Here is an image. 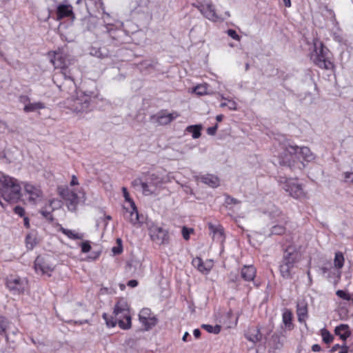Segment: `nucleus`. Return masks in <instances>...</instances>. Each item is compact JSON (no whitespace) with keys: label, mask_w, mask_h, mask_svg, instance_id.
<instances>
[{"label":"nucleus","mask_w":353,"mask_h":353,"mask_svg":"<svg viewBox=\"0 0 353 353\" xmlns=\"http://www.w3.org/2000/svg\"><path fill=\"white\" fill-rule=\"evenodd\" d=\"M99 92L96 88L92 90L76 91V95L67 98L64 104L73 112H88L90 110L91 99L97 98Z\"/></svg>","instance_id":"f257e3e1"},{"label":"nucleus","mask_w":353,"mask_h":353,"mask_svg":"<svg viewBox=\"0 0 353 353\" xmlns=\"http://www.w3.org/2000/svg\"><path fill=\"white\" fill-rule=\"evenodd\" d=\"M21 185L19 181L0 172V192L4 200L16 203L21 197Z\"/></svg>","instance_id":"f03ea898"},{"label":"nucleus","mask_w":353,"mask_h":353,"mask_svg":"<svg viewBox=\"0 0 353 353\" xmlns=\"http://www.w3.org/2000/svg\"><path fill=\"white\" fill-rule=\"evenodd\" d=\"M330 50L319 39L314 40V50L311 52L310 59L318 66H329L332 65Z\"/></svg>","instance_id":"7ed1b4c3"},{"label":"nucleus","mask_w":353,"mask_h":353,"mask_svg":"<svg viewBox=\"0 0 353 353\" xmlns=\"http://www.w3.org/2000/svg\"><path fill=\"white\" fill-rule=\"evenodd\" d=\"M151 240L158 245H167L170 243V235L167 230L159 226L151 221L146 222Z\"/></svg>","instance_id":"20e7f679"},{"label":"nucleus","mask_w":353,"mask_h":353,"mask_svg":"<svg viewBox=\"0 0 353 353\" xmlns=\"http://www.w3.org/2000/svg\"><path fill=\"white\" fill-rule=\"evenodd\" d=\"M299 147L290 143L284 145L283 151L279 157L280 165L292 170L296 163V157Z\"/></svg>","instance_id":"39448f33"},{"label":"nucleus","mask_w":353,"mask_h":353,"mask_svg":"<svg viewBox=\"0 0 353 353\" xmlns=\"http://www.w3.org/2000/svg\"><path fill=\"white\" fill-rule=\"evenodd\" d=\"M34 270L36 272L41 274L51 276V272L54 270V265L50 261V257L38 256L34 261Z\"/></svg>","instance_id":"423d86ee"},{"label":"nucleus","mask_w":353,"mask_h":353,"mask_svg":"<svg viewBox=\"0 0 353 353\" xmlns=\"http://www.w3.org/2000/svg\"><path fill=\"white\" fill-rule=\"evenodd\" d=\"M201 13L208 19L213 22L223 21L216 12L214 6L210 1L198 3L195 6Z\"/></svg>","instance_id":"0eeeda50"},{"label":"nucleus","mask_w":353,"mask_h":353,"mask_svg":"<svg viewBox=\"0 0 353 353\" xmlns=\"http://www.w3.org/2000/svg\"><path fill=\"white\" fill-rule=\"evenodd\" d=\"M282 188L285 191L288 192L291 196L295 199H301L305 196L301 185L290 179H285Z\"/></svg>","instance_id":"6e6552de"},{"label":"nucleus","mask_w":353,"mask_h":353,"mask_svg":"<svg viewBox=\"0 0 353 353\" xmlns=\"http://www.w3.org/2000/svg\"><path fill=\"white\" fill-rule=\"evenodd\" d=\"M48 57L54 66L65 67L73 64L69 59V56L63 50H59L58 51L49 52Z\"/></svg>","instance_id":"1a4fd4ad"},{"label":"nucleus","mask_w":353,"mask_h":353,"mask_svg":"<svg viewBox=\"0 0 353 353\" xmlns=\"http://www.w3.org/2000/svg\"><path fill=\"white\" fill-rule=\"evenodd\" d=\"M59 193L66 202L68 209L71 212H75L79 204V196L77 194L68 188L61 189Z\"/></svg>","instance_id":"9d476101"},{"label":"nucleus","mask_w":353,"mask_h":353,"mask_svg":"<svg viewBox=\"0 0 353 353\" xmlns=\"http://www.w3.org/2000/svg\"><path fill=\"white\" fill-rule=\"evenodd\" d=\"M103 32L106 34L107 39L114 46H118L121 43V37L123 32L117 29L114 25L108 23L103 26Z\"/></svg>","instance_id":"9b49d317"},{"label":"nucleus","mask_w":353,"mask_h":353,"mask_svg":"<svg viewBox=\"0 0 353 353\" xmlns=\"http://www.w3.org/2000/svg\"><path fill=\"white\" fill-rule=\"evenodd\" d=\"M179 115L176 112L172 113H167L166 110H161L156 114L150 117V120L153 122H156L159 125H168L174 119L178 117Z\"/></svg>","instance_id":"f8f14e48"},{"label":"nucleus","mask_w":353,"mask_h":353,"mask_svg":"<svg viewBox=\"0 0 353 353\" xmlns=\"http://www.w3.org/2000/svg\"><path fill=\"white\" fill-rule=\"evenodd\" d=\"M301 253L295 245H290L284 250L283 258L281 262H290L298 263L301 260Z\"/></svg>","instance_id":"ddd939ff"},{"label":"nucleus","mask_w":353,"mask_h":353,"mask_svg":"<svg viewBox=\"0 0 353 353\" xmlns=\"http://www.w3.org/2000/svg\"><path fill=\"white\" fill-rule=\"evenodd\" d=\"M26 193L28 195V199L30 202L35 204L42 197L43 193L39 187L32 184L26 183L24 185Z\"/></svg>","instance_id":"4468645a"},{"label":"nucleus","mask_w":353,"mask_h":353,"mask_svg":"<svg viewBox=\"0 0 353 353\" xmlns=\"http://www.w3.org/2000/svg\"><path fill=\"white\" fill-rule=\"evenodd\" d=\"M296 263L290 262H281L279 271L281 276L285 279H291L293 277V269Z\"/></svg>","instance_id":"2eb2a0df"},{"label":"nucleus","mask_w":353,"mask_h":353,"mask_svg":"<svg viewBox=\"0 0 353 353\" xmlns=\"http://www.w3.org/2000/svg\"><path fill=\"white\" fill-rule=\"evenodd\" d=\"M57 17L58 19L70 17L72 20H74V14L72 6L70 5H59L57 10Z\"/></svg>","instance_id":"dca6fc26"},{"label":"nucleus","mask_w":353,"mask_h":353,"mask_svg":"<svg viewBox=\"0 0 353 353\" xmlns=\"http://www.w3.org/2000/svg\"><path fill=\"white\" fill-rule=\"evenodd\" d=\"M60 71L54 74L56 79L63 78L65 80H70L74 85L75 75L70 68H58Z\"/></svg>","instance_id":"f3484780"},{"label":"nucleus","mask_w":353,"mask_h":353,"mask_svg":"<svg viewBox=\"0 0 353 353\" xmlns=\"http://www.w3.org/2000/svg\"><path fill=\"white\" fill-rule=\"evenodd\" d=\"M114 318L118 321L119 326L123 330H128L131 327V316L130 311H128L126 315L124 313H121L119 315H114Z\"/></svg>","instance_id":"a211bd4d"},{"label":"nucleus","mask_w":353,"mask_h":353,"mask_svg":"<svg viewBox=\"0 0 353 353\" xmlns=\"http://www.w3.org/2000/svg\"><path fill=\"white\" fill-rule=\"evenodd\" d=\"M6 284L10 290L16 292L18 294L22 293L24 290V283L20 279H9Z\"/></svg>","instance_id":"6ab92c4d"},{"label":"nucleus","mask_w":353,"mask_h":353,"mask_svg":"<svg viewBox=\"0 0 353 353\" xmlns=\"http://www.w3.org/2000/svg\"><path fill=\"white\" fill-rule=\"evenodd\" d=\"M296 159H302L303 161H305L307 162H311L312 161H313L314 159V155L311 152V150H310L309 148H307V147L299 148V147Z\"/></svg>","instance_id":"aec40b11"},{"label":"nucleus","mask_w":353,"mask_h":353,"mask_svg":"<svg viewBox=\"0 0 353 353\" xmlns=\"http://www.w3.org/2000/svg\"><path fill=\"white\" fill-rule=\"evenodd\" d=\"M245 337L250 341L257 343L262 339V334L257 327H251L245 334Z\"/></svg>","instance_id":"412c9836"},{"label":"nucleus","mask_w":353,"mask_h":353,"mask_svg":"<svg viewBox=\"0 0 353 353\" xmlns=\"http://www.w3.org/2000/svg\"><path fill=\"white\" fill-rule=\"evenodd\" d=\"M128 311L130 310L127 301L124 299H120L114 305L113 314L119 315L121 313H124V314L126 315Z\"/></svg>","instance_id":"4be33fe9"},{"label":"nucleus","mask_w":353,"mask_h":353,"mask_svg":"<svg viewBox=\"0 0 353 353\" xmlns=\"http://www.w3.org/2000/svg\"><path fill=\"white\" fill-rule=\"evenodd\" d=\"M241 274L245 281H252L256 275V269L253 265H245L241 270Z\"/></svg>","instance_id":"5701e85b"},{"label":"nucleus","mask_w":353,"mask_h":353,"mask_svg":"<svg viewBox=\"0 0 353 353\" xmlns=\"http://www.w3.org/2000/svg\"><path fill=\"white\" fill-rule=\"evenodd\" d=\"M202 183L209 185L211 188H216L219 185V180L217 176L213 174H205L200 176Z\"/></svg>","instance_id":"b1692460"},{"label":"nucleus","mask_w":353,"mask_h":353,"mask_svg":"<svg viewBox=\"0 0 353 353\" xmlns=\"http://www.w3.org/2000/svg\"><path fill=\"white\" fill-rule=\"evenodd\" d=\"M334 332L343 341H345L351 334L349 330V326L345 324H341L336 327Z\"/></svg>","instance_id":"393cba45"},{"label":"nucleus","mask_w":353,"mask_h":353,"mask_svg":"<svg viewBox=\"0 0 353 353\" xmlns=\"http://www.w3.org/2000/svg\"><path fill=\"white\" fill-rule=\"evenodd\" d=\"M148 0H134L132 1V12L134 13L143 12L148 7Z\"/></svg>","instance_id":"a878e982"},{"label":"nucleus","mask_w":353,"mask_h":353,"mask_svg":"<svg viewBox=\"0 0 353 353\" xmlns=\"http://www.w3.org/2000/svg\"><path fill=\"white\" fill-rule=\"evenodd\" d=\"M288 222L286 217L283 216L279 221L280 224L275 225L272 227L271 234L272 235H281L285 232V228L283 224Z\"/></svg>","instance_id":"bb28decb"},{"label":"nucleus","mask_w":353,"mask_h":353,"mask_svg":"<svg viewBox=\"0 0 353 353\" xmlns=\"http://www.w3.org/2000/svg\"><path fill=\"white\" fill-rule=\"evenodd\" d=\"M45 108V105L42 102H34V103H28L25 105L23 108V111L26 113L35 112L37 110H41Z\"/></svg>","instance_id":"cd10ccee"},{"label":"nucleus","mask_w":353,"mask_h":353,"mask_svg":"<svg viewBox=\"0 0 353 353\" xmlns=\"http://www.w3.org/2000/svg\"><path fill=\"white\" fill-rule=\"evenodd\" d=\"M130 205L132 207V210L130 212V222L133 225H135L137 223H141L142 221L140 220V216L134 201H132V205Z\"/></svg>","instance_id":"c85d7f7f"},{"label":"nucleus","mask_w":353,"mask_h":353,"mask_svg":"<svg viewBox=\"0 0 353 353\" xmlns=\"http://www.w3.org/2000/svg\"><path fill=\"white\" fill-rule=\"evenodd\" d=\"M296 314L298 316V320L299 322H303L307 315V305L305 304H298L296 309Z\"/></svg>","instance_id":"c756f323"},{"label":"nucleus","mask_w":353,"mask_h":353,"mask_svg":"<svg viewBox=\"0 0 353 353\" xmlns=\"http://www.w3.org/2000/svg\"><path fill=\"white\" fill-rule=\"evenodd\" d=\"M202 129L201 125H189L186 128V131L188 132L192 133V136L193 139H198L201 137V130Z\"/></svg>","instance_id":"7c9ffc66"},{"label":"nucleus","mask_w":353,"mask_h":353,"mask_svg":"<svg viewBox=\"0 0 353 353\" xmlns=\"http://www.w3.org/2000/svg\"><path fill=\"white\" fill-rule=\"evenodd\" d=\"M140 322L144 326L145 330H149L157 324L158 319L155 316L153 315L147 319L146 321H140Z\"/></svg>","instance_id":"2f4dec72"},{"label":"nucleus","mask_w":353,"mask_h":353,"mask_svg":"<svg viewBox=\"0 0 353 353\" xmlns=\"http://www.w3.org/2000/svg\"><path fill=\"white\" fill-rule=\"evenodd\" d=\"M9 327V321L4 316H0V334L4 335L6 341H8V336L6 330Z\"/></svg>","instance_id":"473e14b6"},{"label":"nucleus","mask_w":353,"mask_h":353,"mask_svg":"<svg viewBox=\"0 0 353 353\" xmlns=\"http://www.w3.org/2000/svg\"><path fill=\"white\" fill-rule=\"evenodd\" d=\"M292 314L289 310H285L283 313V322L286 327L289 330H291L293 327V325L292 323Z\"/></svg>","instance_id":"72a5a7b5"},{"label":"nucleus","mask_w":353,"mask_h":353,"mask_svg":"<svg viewBox=\"0 0 353 353\" xmlns=\"http://www.w3.org/2000/svg\"><path fill=\"white\" fill-rule=\"evenodd\" d=\"M192 265L201 272H208L210 271V268H207L205 267L203 260L200 257L194 258L192 260Z\"/></svg>","instance_id":"f704fd0d"},{"label":"nucleus","mask_w":353,"mask_h":353,"mask_svg":"<svg viewBox=\"0 0 353 353\" xmlns=\"http://www.w3.org/2000/svg\"><path fill=\"white\" fill-rule=\"evenodd\" d=\"M61 231L71 239H82L83 237V234L76 233L74 232V231H72L71 230L61 228Z\"/></svg>","instance_id":"c9c22d12"},{"label":"nucleus","mask_w":353,"mask_h":353,"mask_svg":"<svg viewBox=\"0 0 353 353\" xmlns=\"http://www.w3.org/2000/svg\"><path fill=\"white\" fill-rule=\"evenodd\" d=\"M90 54L98 58H103L106 56L105 49L92 47L90 49Z\"/></svg>","instance_id":"e433bc0d"},{"label":"nucleus","mask_w":353,"mask_h":353,"mask_svg":"<svg viewBox=\"0 0 353 353\" xmlns=\"http://www.w3.org/2000/svg\"><path fill=\"white\" fill-rule=\"evenodd\" d=\"M103 318L105 321V323L108 327H114L117 323H118L117 320L114 318V316H109L106 313L103 314Z\"/></svg>","instance_id":"4c0bfd02"},{"label":"nucleus","mask_w":353,"mask_h":353,"mask_svg":"<svg viewBox=\"0 0 353 353\" xmlns=\"http://www.w3.org/2000/svg\"><path fill=\"white\" fill-rule=\"evenodd\" d=\"M201 327L205 329L209 333L219 334L221 332V326L219 325L212 326L208 324H203Z\"/></svg>","instance_id":"58836bf2"},{"label":"nucleus","mask_w":353,"mask_h":353,"mask_svg":"<svg viewBox=\"0 0 353 353\" xmlns=\"http://www.w3.org/2000/svg\"><path fill=\"white\" fill-rule=\"evenodd\" d=\"M148 180L152 186L157 187L161 183V179L155 174H150Z\"/></svg>","instance_id":"ea45409f"},{"label":"nucleus","mask_w":353,"mask_h":353,"mask_svg":"<svg viewBox=\"0 0 353 353\" xmlns=\"http://www.w3.org/2000/svg\"><path fill=\"white\" fill-rule=\"evenodd\" d=\"M153 316L151 310L149 308H143L139 314V321H146L147 319Z\"/></svg>","instance_id":"a19ab883"},{"label":"nucleus","mask_w":353,"mask_h":353,"mask_svg":"<svg viewBox=\"0 0 353 353\" xmlns=\"http://www.w3.org/2000/svg\"><path fill=\"white\" fill-rule=\"evenodd\" d=\"M321 336H322L323 342L327 344H329L331 342H332V341L334 339V336L326 329H323L321 330Z\"/></svg>","instance_id":"79ce46f5"},{"label":"nucleus","mask_w":353,"mask_h":353,"mask_svg":"<svg viewBox=\"0 0 353 353\" xmlns=\"http://www.w3.org/2000/svg\"><path fill=\"white\" fill-rule=\"evenodd\" d=\"M336 294L342 299L346 301H352L353 303V294H351L342 290H337Z\"/></svg>","instance_id":"37998d69"},{"label":"nucleus","mask_w":353,"mask_h":353,"mask_svg":"<svg viewBox=\"0 0 353 353\" xmlns=\"http://www.w3.org/2000/svg\"><path fill=\"white\" fill-rule=\"evenodd\" d=\"M344 257L341 252H336L334 257V265L337 268H341L343 266Z\"/></svg>","instance_id":"c03bdc74"},{"label":"nucleus","mask_w":353,"mask_h":353,"mask_svg":"<svg viewBox=\"0 0 353 353\" xmlns=\"http://www.w3.org/2000/svg\"><path fill=\"white\" fill-rule=\"evenodd\" d=\"M26 247L28 250H32L36 245V239L30 234H28L26 237Z\"/></svg>","instance_id":"a18cd8bd"},{"label":"nucleus","mask_w":353,"mask_h":353,"mask_svg":"<svg viewBox=\"0 0 353 353\" xmlns=\"http://www.w3.org/2000/svg\"><path fill=\"white\" fill-rule=\"evenodd\" d=\"M151 185H150V183L147 181V182H144L143 181V183H141V188H142V190H143V193L145 194V195H151L154 193V190L151 189L150 187Z\"/></svg>","instance_id":"49530a36"},{"label":"nucleus","mask_w":353,"mask_h":353,"mask_svg":"<svg viewBox=\"0 0 353 353\" xmlns=\"http://www.w3.org/2000/svg\"><path fill=\"white\" fill-rule=\"evenodd\" d=\"M193 91L196 95L202 96L207 93V88L203 85H199L194 88Z\"/></svg>","instance_id":"de8ad7c7"},{"label":"nucleus","mask_w":353,"mask_h":353,"mask_svg":"<svg viewBox=\"0 0 353 353\" xmlns=\"http://www.w3.org/2000/svg\"><path fill=\"white\" fill-rule=\"evenodd\" d=\"M227 34L228 36H230L236 41H240L241 39V37L237 34V32L234 30L228 29L227 30Z\"/></svg>","instance_id":"09e8293b"},{"label":"nucleus","mask_w":353,"mask_h":353,"mask_svg":"<svg viewBox=\"0 0 353 353\" xmlns=\"http://www.w3.org/2000/svg\"><path fill=\"white\" fill-rule=\"evenodd\" d=\"M225 203L227 205H232V204H239V203H240V201L239 200L236 199L235 198H233L229 195H226Z\"/></svg>","instance_id":"8fccbe9b"},{"label":"nucleus","mask_w":353,"mask_h":353,"mask_svg":"<svg viewBox=\"0 0 353 353\" xmlns=\"http://www.w3.org/2000/svg\"><path fill=\"white\" fill-rule=\"evenodd\" d=\"M221 99H224V100H227L228 101V107L230 110H236V103L234 101H232V100H230L225 97H224L223 96H221Z\"/></svg>","instance_id":"3c124183"},{"label":"nucleus","mask_w":353,"mask_h":353,"mask_svg":"<svg viewBox=\"0 0 353 353\" xmlns=\"http://www.w3.org/2000/svg\"><path fill=\"white\" fill-rule=\"evenodd\" d=\"M193 232V229H188L186 227L182 228V235L184 239L188 240L190 239V234Z\"/></svg>","instance_id":"603ef678"},{"label":"nucleus","mask_w":353,"mask_h":353,"mask_svg":"<svg viewBox=\"0 0 353 353\" xmlns=\"http://www.w3.org/2000/svg\"><path fill=\"white\" fill-rule=\"evenodd\" d=\"M41 214L45 217L46 219L49 220L50 222L53 221V217L50 212L47 211L46 210H41Z\"/></svg>","instance_id":"864d4df0"},{"label":"nucleus","mask_w":353,"mask_h":353,"mask_svg":"<svg viewBox=\"0 0 353 353\" xmlns=\"http://www.w3.org/2000/svg\"><path fill=\"white\" fill-rule=\"evenodd\" d=\"M91 250V246L88 241H85L81 243V251L83 253H87Z\"/></svg>","instance_id":"5fc2aeb1"},{"label":"nucleus","mask_w":353,"mask_h":353,"mask_svg":"<svg viewBox=\"0 0 353 353\" xmlns=\"http://www.w3.org/2000/svg\"><path fill=\"white\" fill-rule=\"evenodd\" d=\"M14 212L19 215L20 216H24L25 214V210L24 209L21 207V206H16L14 208Z\"/></svg>","instance_id":"6e6d98bb"},{"label":"nucleus","mask_w":353,"mask_h":353,"mask_svg":"<svg viewBox=\"0 0 353 353\" xmlns=\"http://www.w3.org/2000/svg\"><path fill=\"white\" fill-rule=\"evenodd\" d=\"M218 128V124H216L214 126L208 128L207 129V132L209 135H214Z\"/></svg>","instance_id":"4d7b16f0"},{"label":"nucleus","mask_w":353,"mask_h":353,"mask_svg":"<svg viewBox=\"0 0 353 353\" xmlns=\"http://www.w3.org/2000/svg\"><path fill=\"white\" fill-rule=\"evenodd\" d=\"M123 251V247L122 245H117L114 246L112 248V252L114 253V254H119Z\"/></svg>","instance_id":"13d9d810"},{"label":"nucleus","mask_w":353,"mask_h":353,"mask_svg":"<svg viewBox=\"0 0 353 353\" xmlns=\"http://www.w3.org/2000/svg\"><path fill=\"white\" fill-rule=\"evenodd\" d=\"M122 190H123V196L125 197V201L130 202V205H132V201H133L130 198V195L127 191V189L123 187L122 188Z\"/></svg>","instance_id":"bf43d9fd"},{"label":"nucleus","mask_w":353,"mask_h":353,"mask_svg":"<svg viewBox=\"0 0 353 353\" xmlns=\"http://www.w3.org/2000/svg\"><path fill=\"white\" fill-rule=\"evenodd\" d=\"M344 176L346 181L353 183V172H345Z\"/></svg>","instance_id":"052dcab7"},{"label":"nucleus","mask_w":353,"mask_h":353,"mask_svg":"<svg viewBox=\"0 0 353 353\" xmlns=\"http://www.w3.org/2000/svg\"><path fill=\"white\" fill-rule=\"evenodd\" d=\"M143 183L142 180L140 179V178H137L136 179H134L132 182V186L134 187H137V186H139V185H141V183Z\"/></svg>","instance_id":"680f3d73"},{"label":"nucleus","mask_w":353,"mask_h":353,"mask_svg":"<svg viewBox=\"0 0 353 353\" xmlns=\"http://www.w3.org/2000/svg\"><path fill=\"white\" fill-rule=\"evenodd\" d=\"M19 100L21 103H25V105L30 102V99L27 96H21Z\"/></svg>","instance_id":"e2e57ef3"},{"label":"nucleus","mask_w":353,"mask_h":353,"mask_svg":"<svg viewBox=\"0 0 353 353\" xmlns=\"http://www.w3.org/2000/svg\"><path fill=\"white\" fill-rule=\"evenodd\" d=\"M137 285H138V281L134 279L130 280L128 282V285L131 288H134V287L137 286Z\"/></svg>","instance_id":"0e129e2a"},{"label":"nucleus","mask_w":353,"mask_h":353,"mask_svg":"<svg viewBox=\"0 0 353 353\" xmlns=\"http://www.w3.org/2000/svg\"><path fill=\"white\" fill-rule=\"evenodd\" d=\"M321 350V347L319 344H314L312 346V350L313 352H320Z\"/></svg>","instance_id":"69168bd1"},{"label":"nucleus","mask_w":353,"mask_h":353,"mask_svg":"<svg viewBox=\"0 0 353 353\" xmlns=\"http://www.w3.org/2000/svg\"><path fill=\"white\" fill-rule=\"evenodd\" d=\"M78 184H79V182H78L77 178L74 175H73L72 177L70 185H78Z\"/></svg>","instance_id":"338daca9"},{"label":"nucleus","mask_w":353,"mask_h":353,"mask_svg":"<svg viewBox=\"0 0 353 353\" xmlns=\"http://www.w3.org/2000/svg\"><path fill=\"white\" fill-rule=\"evenodd\" d=\"M201 334V331L199 329H195L193 331V334H194V337L196 339L200 337Z\"/></svg>","instance_id":"774afa93"}]
</instances>
